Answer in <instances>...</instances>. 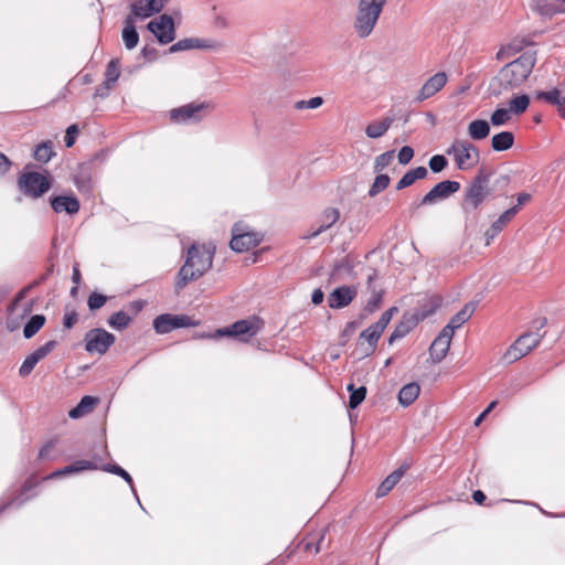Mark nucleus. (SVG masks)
<instances>
[{"label": "nucleus", "instance_id": "f257e3e1", "mask_svg": "<svg viewBox=\"0 0 565 565\" xmlns=\"http://www.w3.org/2000/svg\"><path fill=\"white\" fill-rule=\"evenodd\" d=\"M214 253L215 247L212 245L194 243L188 248L184 264L175 278L174 289L177 295L188 284L198 280L212 268Z\"/></svg>", "mask_w": 565, "mask_h": 565}, {"label": "nucleus", "instance_id": "f03ea898", "mask_svg": "<svg viewBox=\"0 0 565 565\" xmlns=\"http://www.w3.org/2000/svg\"><path fill=\"white\" fill-rule=\"evenodd\" d=\"M536 63L535 52H524L516 60L508 63L498 75L500 87L511 90L523 84L533 71Z\"/></svg>", "mask_w": 565, "mask_h": 565}, {"label": "nucleus", "instance_id": "7ed1b4c3", "mask_svg": "<svg viewBox=\"0 0 565 565\" xmlns=\"http://www.w3.org/2000/svg\"><path fill=\"white\" fill-rule=\"evenodd\" d=\"M545 317L537 318L532 321L531 330L521 334L503 354V361L508 364L516 362L534 350L545 335L540 331L546 326Z\"/></svg>", "mask_w": 565, "mask_h": 565}, {"label": "nucleus", "instance_id": "20e7f679", "mask_svg": "<svg viewBox=\"0 0 565 565\" xmlns=\"http://www.w3.org/2000/svg\"><path fill=\"white\" fill-rule=\"evenodd\" d=\"M387 0H359L353 29L356 35L365 39L373 32Z\"/></svg>", "mask_w": 565, "mask_h": 565}, {"label": "nucleus", "instance_id": "39448f33", "mask_svg": "<svg viewBox=\"0 0 565 565\" xmlns=\"http://www.w3.org/2000/svg\"><path fill=\"white\" fill-rule=\"evenodd\" d=\"M491 171H487L481 167L466 188L462 200V209L465 211H477L483 201L490 195L491 189L489 188Z\"/></svg>", "mask_w": 565, "mask_h": 565}, {"label": "nucleus", "instance_id": "423d86ee", "mask_svg": "<svg viewBox=\"0 0 565 565\" xmlns=\"http://www.w3.org/2000/svg\"><path fill=\"white\" fill-rule=\"evenodd\" d=\"M440 303L441 299L435 297L430 299L428 308L424 306L420 311L404 312L402 319L395 326L394 331L391 333L388 338V344H393L395 341L406 337L411 331H413L418 326L420 321L434 315L436 310L440 307Z\"/></svg>", "mask_w": 565, "mask_h": 565}, {"label": "nucleus", "instance_id": "0eeeda50", "mask_svg": "<svg viewBox=\"0 0 565 565\" xmlns=\"http://www.w3.org/2000/svg\"><path fill=\"white\" fill-rule=\"evenodd\" d=\"M20 192L31 199L42 198L52 186V177L46 171L42 174L36 171H25L20 173L17 181Z\"/></svg>", "mask_w": 565, "mask_h": 565}, {"label": "nucleus", "instance_id": "6e6552de", "mask_svg": "<svg viewBox=\"0 0 565 565\" xmlns=\"http://www.w3.org/2000/svg\"><path fill=\"white\" fill-rule=\"evenodd\" d=\"M262 328L263 321L258 317H253L252 319H242L234 322L230 327L216 330L213 338L228 335L247 342L250 338L256 335ZM195 338L204 339L212 338V335L202 333Z\"/></svg>", "mask_w": 565, "mask_h": 565}, {"label": "nucleus", "instance_id": "1a4fd4ad", "mask_svg": "<svg viewBox=\"0 0 565 565\" xmlns=\"http://www.w3.org/2000/svg\"><path fill=\"white\" fill-rule=\"evenodd\" d=\"M263 238L262 233L252 231L247 224L239 221L232 227L230 247L236 253H244L259 245Z\"/></svg>", "mask_w": 565, "mask_h": 565}, {"label": "nucleus", "instance_id": "9d476101", "mask_svg": "<svg viewBox=\"0 0 565 565\" xmlns=\"http://www.w3.org/2000/svg\"><path fill=\"white\" fill-rule=\"evenodd\" d=\"M212 110L213 105L211 103H190L171 109L169 111V118L173 124H196L206 117Z\"/></svg>", "mask_w": 565, "mask_h": 565}, {"label": "nucleus", "instance_id": "9b49d317", "mask_svg": "<svg viewBox=\"0 0 565 565\" xmlns=\"http://www.w3.org/2000/svg\"><path fill=\"white\" fill-rule=\"evenodd\" d=\"M446 153L455 157V161L459 170H466L473 167L480 159L478 147L468 140H455L446 150Z\"/></svg>", "mask_w": 565, "mask_h": 565}, {"label": "nucleus", "instance_id": "f8f14e48", "mask_svg": "<svg viewBox=\"0 0 565 565\" xmlns=\"http://www.w3.org/2000/svg\"><path fill=\"white\" fill-rule=\"evenodd\" d=\"M200 320L188 315L162 313L153 319L152 326L158 334H167L180 328L198 327Z\"/></svg>", "mask_w": 565, "mask_h": 565}, {"label": "nucleus", "instance_id": "ddd939ff", "mask_svg": "<svg viewBox=\"0 0 565 565\" xmlns=\"http://www.w3.org/2000/svg\"><path fill=\"white\" fill-rule=\"evenodd\" d=\"M84 342L88 353L103 355L115 344L116 337L103 328H94L85 333Z\"/></svg>", "mask_w": 565, "mask_h": 565}, {"label": "nucleus", "instance_id": "4468645a", "mask_svg": "<svg viewBox=\"0 0 565 565\" xmlns=\"http://www.w3.org/2000/svg\"><path fill=\"white\" fill-rule=\"evenodd\" d=\"M40 479L35 475L30 476L10 499L0 504V515L11 507L20 508L29 500L35 498L38 492L34 490L39 487Z\"/></svg>", "mask_w": 565, "mask_h": 565}, {"label": "nucleus", "instance_id": "2eb2a0df", "mask_svg": "<svg viewBox=\"0 0 565 565\" xmlns=\"http://www.w3.org/2000/svg\"><path fill=\"white\" fill-rule=\"evenodd\" d=\"M147 29L154 34L160 44H169L175 39L174 21L169 14H161L158 19L150 21Z\"/></svg>", "mask_w": 565, "mask_h": 565}, {"label": "nucleus", "instance_id": "dca6fc26", "mask_svg": "<svg viewBox=\"0 0 565 565\" xmlns=\"http://www.w3.org/2000/svg\"><path fill=\"white\" fill-rule=\"evenodd\" d=\"M460 183L458 181L445 180L437 183L428 193H426L419 203H413L412 209L417 210L422 205L434 204L438 200H445L459 191Z\"/></svg>", "mask_w": 565, "mask_h": 565}, {"label": "nucleus", "instance_id": "f3484780", "mask_svg": "<svg viewBox=\"0 0 565 565\" xmlns=\"http://www.w3.org/2000/svg\"><path fill=\"white\" fill-rule=\"evenodd\" d=\"M162 9L161 0H136L130 4V13L126 18H131L136 22V19L149 18Z\"/></svg>", "mask_w": 565, "mask_h": 565}, {"label": "nucleus", "instance_id": "a211bd4d", "mask_svg": "<svg viewBox=\"0 0 565 565\" xmlns=\"http://www.w3.org/2000/svg\"><path fill=\"white\" fill-rule=\"evenodd\" d=\"M447 74L445 72H438L429 77L418 92L415 102H424L437 94L447 83Z\"/></svg>", "mask_w": 565, "mask_h": 565}, {"label": "nucleus", "instance_id": "6ab92c4d", "mask_svg": "<svg viewBox=\"0 0 565 565\" xmlns=\"http://www.w3.org/2000/svg\"><path fill=\"white\" fill-rule=\"evenodd\" d=\"M356 288L341 286L335 288L328 297V305L332 309H341L349 306L356 297Z\"/></svg>", "mask_w": 565, "mask_h": 565}, {"label": "nucleus", "instance_id": "aec40b11", "mask_svg": "<svg viewBox=\"0 0 565 565\" xmlns=\"http://www.w3.org/2000/svg\"><path fill=\"white\" fill-rule=\"evenodd\" d=\"M221 44L214 40H202L196 38H186L179 40L177 43L172 44L168 52L177 53L181 51H188L192 49H217Z\"/></svg>", "mask_w": 565, "mask_h": 565}, {"label": "nucleus", "instance_id": "412c9836", "mask_svg": "<svg viewBox=\"0 0 565 565\" xmlns=\"http://www.w3.org/2000/svg\"><path fill=\"white\" fill-rule=\"evenodd\" d=\"M50 204L55 213L65 212L76 214L81 209L79 200L74 195H54L50 198Z\"/></svg>", "mask_w": 565, "mask_h": 565}, {"label": "nucleus", "instance_id": "4be33fe9", "mask_svg": "<svg viewBox=\"0 0 565 565\" xmlns=\"http://www.w3.org/2000/svg\"><path fill=\"white\" fill-rule=\"evenodd\" d=\"M95 159L96 158L78 164L74 181L81 192H89L92 190V178Z\"/></svg>", "mask_w": 565, "mask_h": 565}, {"label": "nucleus", "instance_id": "5701e85b", "mask_svg": "<svg viewBox=\"0 0 565 565\" xmlns=\"http://www.w3.org/2000/svg\"><path fill=\"white\" fill-rule=\"evenodd\" d=\"M382 333L383 332L374 323L360 333L359 345L363 347L364 342H366V347L363 349L364 356H369L375 352Z\"/></svg>", "mask_w": 565, "mask_h": 565}, {"label": "nucleus", "instance_id": "b1692460", "mask_svg": "<svg viewBox=\"0 0 565 565\" xmlns=\"http://www.w3.org/2000/svg\"><path fill=\"white\" fill-rule=\"evenodd\" d=\"M516 215V209L510 207L504 211L497 221L486 231V245L489 246L491 242L499 235V233L508 225L509 222Z\"/></svg>", "mask_w": 565, "mask_h": 565}, {"label": "nucleus", "instance_id": "393cba45", "mask_svg": "<svg viewBox=\"0 0 565 565\" xmlns=\"http://www.w3.org/2000/svg\"><path fill=\"white\" fill-rule=\"evenodd\" d=\"M409 467V463L404 462L396 470L390 473L379 486L376 490V497L382 498L388 494L391 490L399 482V480L406 473Z\"/></svg>", "mask_w": 565, "mask_h": 565}, {"label": "nucleus", "instance_id": "a878e982", "mask_svg": "<svg viewBox=\"0 0 565 565\" xmlns=\"http://www.w3.org/2000/svg\"><path fill=\"white\" fill-rule=\"evenodd\" d=\"M377 277L379 275L376 269H372V273L367 276L366 285L367 289L371 291V297L364 307V311L369 313H373L380 308L384 296V290H377L373 286V281L376 280Z\"/></svg>", "mask_w": 565, "mask_h": 565}, {"label": "nucleus", "instance_id": "bb28decb", "mask_svg": "<svg viewBox=\"0 0 565 565\" xmlns=\"http://www.w3.org/2000/svg\"><path fill=\"white\" fill-rule=\"evenodd\" d=\"M535 98L557 106L558 115L562 118H565V98H563L562 92L558 88H553L548 92L537 90L535 93Z\"/></svg>", "mask_w": 565, "mask_h": 565}, {"label": "nucleus", "instance_id": "cd10ccee", "mask_svg": "<svg viewBox=\"0 0 565 565\" xmlns=\"http://www.w3.org/2000/svg\"><path fill=\"white\" fill-rule=\"evenodd\" d=\"M98 397L85 395L84 397H82L79 403L68 412V416L72 419H77L87 414H90L98 405Z\"/></svg>", "mask_w": 565, "mask_h": 565}, {"label": "nucleus", "instance_id": "c85d7f7f", "mask_svg": "<svg viewBox=\"0 0 565 565\" xmlns=\"http://www.w3.org/2000/svg\"><path fill=\"white\" fill-rule=\"evenodd\" d=\"M428 171L425 167L420 166L415 169L408 170L396 183V190L401 191L413 185L417 180H423L427 177Z\"/></svg>", "mask_w": 565, "mask_h": 565}, {"label": "nucleus", "instance_id": "c756f323", "mask_svg": "<svg viewBox=\"0 0 565 565\" xmlns=\"http://www.w3.org/2000/svg\"><path fill=\"white\" fill-rule=\"evenodd\" d=\"M122 41L128 50H132L138 45L139 34L131 18H126L124 21Z\"/></svg>", "mask_w": 565, "mask_h": 565}, {"label": "nucleus", "instance_id": "7c9ffc66", "mask_svg": "<svg viewBox=\"0 0 565 565\" xmlns=\"http://www.w3.org/2000/svg\"><path fill=\"white\" fill-rule=\"evenodd\" d=\"M420 393V386L416 382L404 385L398 393V402L401 405L407 407L412 405Z\"/></svg>", "mask_w": 565, "mask_h": 565}, {"label": "nucleus", "instance_id": "2f4dec72", "mask_svg": "<svg viewBox=\"0 0 565 565\" xmlns=\"http://www.w3.org/2000/svg\"><path fill=\"white\" fill-rule=\"evenodd\" d=\"M393 122V117H385L380 121H373L366 126L365 134L372 139L380 138L391 128Z\"/></svg>", "mask_w": 565, "mask_h": 565}, {"label": "nucleus", "instance_id": "473e14b6", "mask_svg": "<svg viewBox=\"0 0 565 565\" xmlns=\"http://www.w3.org/2000/svg\"><path fill=\"white\" fill-rule=\"evenodd\" d=\"M340 218V211L335 207H327L321 216V224L319 227L311 234L312 237L318 236L320 233L330 228L334 223Z\"/></svg>", "mask_w": 565, "mask_h": 565}, {"label": "nucleus", "instance_id": "72a5a7b5", "mask_svg": "<svg viewBox=\"0 0 565 565\" xmlns=\"http://www.w3.org/2000/svg\"><path fill=\"white\" fill-rule=\"evenodd\" d=\"M490 134V125L484 119L472 120L468 126V135L473 140L486 139Z\"/></svg>", "mask_w": 565, "mask_h": 565}, {"label": "nucleus", "instance_id": "f704fd0d", "mask_svg": "<svg viewBox=\"0 0 565 565\" xmlns=\"http://www.w3.org/2000/svg\"><path fill=\"white\" fill-rule=\"evenodd\" d=\"M514 145V135L511 131H501L491 139V147L494 151H505Z\"/></svg>", "mask_w": 565, "mask_h": 565}, {"label": "nucleus", "instance_id": "c9c22d12", "mask_svg": "<svg viewBox=\"0 0 565 565\" xmlns=\"http://www.w3.org/2000/svg\"><path fill=\"white\" fill-rule=\"evenodd\" d=\"M478 302L470 301L466 303L460 311H458L448 322L454 328H460L466 321H468L473 312L476 311Z\"/></svg>", "mask_w": 565, "mask_h": 565}, {"label": "nucleus", "instance_id": "e433bc0d", "mask_svg": "<svg viewBox=\"0 0 565 565\" xmlns=\"http://www.w3.org/2000/svg\"><path fill=\"white\" fill-rule=\"evenodd\" d=\"M450 344L441 338H436L429 348V355L434 363H440L447 355Z\"/></svg>", "mask_w": 565, "mask_h": 565}, {"label": "nucleus", "instance_id": "4c0bfd02", "mask_svg": "<svg viewBox=\"0 0 565 565\" xmlns=\"http://www.w3.org/2000/svg\"><path fill=\"white\" fill-rule=\"evenodd\" d=\"M132 321V318L125 310H119L110 315L107 319V323L110 328L121 331L127 329Z\"/></svg>", "mask_w": 565, "mask_h": 565}, {"label": "nucleus", "instance_id": "58836bf2", "mask_svg": "<svg viewBox=\"0 0 565 565\" xmlns=\"http://www.w3.org/2000/svg\"><path fill=\"white\" fill-rule=\"evenodd\" d=\"M350 393L348 407L350 409L358 408L366 397L367 390L365 386L355 387L353 383L347 386Z\"/></svg>", "mask_w": 565, "mask_h": 565}, {"label": "nucleus", "instance_id": "ea45409f", "mask_svg": "<svg viewBox=\"0 0 565 565\" xmlns=\"http://www.w3.org/2000/svg\"><path fill=\"white\" fill-rule=\"evenodd\" d=\"M96 460L97 457H94V460H76L71 465L63 467V472H65V475H71L78 473L85 470H97L99 466Z\"/></svg>", "mask_w": 565, "mask_h": 565}, {"label": "nucleus", "instance_id": "a19ab883", "mask_svg": "<svg viewBox=\"0 0 565 565\" xmlns=\"http://www.w3.org/2000/svg\"><path fill=\"white\" fill-rule=\"evenodd\" d=\"M324 540V532L311 534L301 541L305 552L318 554L321 550V543Z\"/></svg>", "mask_w": 565, "mask_h": 565}, {"label": "nucleus", "instance_id": "79ce46f5", "mask_svg": "<svg viewBox=\"0 0 565 565\" xmlns=\"http://www.w3.org/2000/svg\"><path fill=\"white\" fill-rule=\"evenodd\" d=\"M530 106V97L526 94L513 96L509 102V110L516 116L526 111Z\"/></svg>", "mask_w": 565, "mask_h": 565}, {"label": "nucleus", "instance_id": "37998d69", "mask_svg": "<svg viewBox=\"0 0 565 565\" xmlns=\"http://www.w3.org/2000/svg\"><path fill=\"white\" fill-rule=\"evenodd\" d=\"M45 317L43 315L32 316L23 329V335L25 339H31L38 333V331L44 326Z\"/></svg>", "mask_w": 565, "mask_h": 565}, {"label": "nucleus", "instance_id": "c03bdc74", "mask_svg": "<svg viewBox=\"0 0 565 565\" xmlns=\"http://www.w3.org/2000/svg\"><path fill=\"white\" fill-rule=\"evenodd\" d=\"M53 156H55V152L53 151L52 141L42 142L34 149V158L40 162L46 163Z\"/></svg>", "mask_w": 565, "mask_h": 565}, {"label": "nucleus", "instance_id": "a18cd8bd", "mask_svg": "<svg viewBox=\"0 0 565 565\" xmlns=\"http://www.w3.org/2000/svg\"><path fill=\"white\" fill-rule=\"evenodd\" d=\"M391 182V178L387 174H379L374 179L372 185L369 189V196L375 198L377 194L383 192Z\"/></svg>", "mask_w": 565, "mask_h": 565}, {"label": "nucleus", "instance_id": "49530a36", "mask_svg": "<svg viewBox=\"0 0 565 565\" xmlns=\"http://www.w3.org/2000/svg\"><path fill=\"white\" fill-rule=\"evenodd\" d=\"M43 284L42 281H40V278L35 279L33 282H31L29 286L22 288L18 294L17 296L14 297V299L9 303L8 306V312L9 315H13L20 303V301L25 298L26 294L38 287L39 285Z\"/></svg>", "mask_w": 565, "mask_h": 565}, {"label": "nucleus", "instance_id": "de8ad7c7", "mask_svg": "<svg viewBox=\"0 0 565 565\" xmlns=\"http://www.w3.org/2000/svg\"><path fill=\"white\" fill-rule=\"evenodd\" d=\"M110 297L105 296L97 291H92L87 298V306L89 311L96 312L103 308Z\"/></svg>", "mask_w": 565, "mask_h": 565}, {"label": "nucleus", "instance_id": "09e8293b", "mask_svg": "<svg viewBox=\"0 0 565 565\" xmlns=\"http://www.w3.org/2000/svg\"><path fill=\"white\" fill-rule=\"evenodd\" d=\"M98 469L121 477L131 487V489H134V480H132L131 476L120 466L105 463L103 466H99Z\"/></svg>", "mask_w": 565, "mask_h": 565}, {"label": "nucleus", "instance_id": "8fccbe9b", "mask_svg": "<svg viewBox=\"0 0 565 565\" xmlns=\"http://www.w3.org/2000/svg\"><path fill=\"white\" fill-rule=\"evenodd\" d=\"M120 63L118 58H113L106 66L105 81L106 84H115L120 75Z\"/></svg>", "mask_w": 565, "mask_h": 565}, {"label": "nucleus", "instance_id": "3c124183", "mask_svg": "<svg viewBox=\"0 0 565 565\" xmlns=\"http://www.w3.org/2000/svg\"><path fill=\"white\" fill-rule=\"evenodd\" d=\"M395 156L394 150L386 151L384 153H381L375 158L373 170L374 172H381L383 171L387 166L391 164Z\"/></svg>", "mask_w": 565, "mask_h": 565}, {"label": "nucleus", "instance_id": "603ef678", "mask_svg": "<svg viewBox=\"0 0 565 565\" xmlns=\"http://www.w3.org/2000/svg\"><path fill=\"white\" fill-rule=\"evenodd\" d=\"M510 119H511V113L509 109L498 108L492 113V115L490 117V122L493 126H502V125H505Z\"/></svg>", "mask_w": 565, "mask_h": 565}, {"label": "nucleus", "instance_id": "864d4df0", "mask_svg": "<svg viewBox=\"0 0 565 565\" xmlns=\"http://www.w3.org/2000/svg\"><path fill=\"white\" fill-rule=\"evenodd\" d=\"M39 361H40L39 358H36L33 353L28 355L25 358V360L23 361L22 365L20 366V370H19L20 376L25 377V376L30 375Z\"/></svg>", "mask_w": 565, "mask_h": 565}, {"label": "nucleus", "instance_id": "5fc2aeb1", "mask_svg": "<svg viewBox=\"0 0 565 565\" xmlns=\"http://www.w3.org/2000/svg\"><path fill=\"white\" fill-rule=\"evenodd\" d=\"M429 169L434 173L441 172L448 164V160L443 154H435L429 159Z\"/></svg>", "mask_w": 565, "mask_h": 565}, {"label": "nucleus", "instance_id": "6e6d98bb", "mask_svg": "<svg viewBox=\"0 0 565 565\" xmlns=\"http://www.w3.org/2000/svg\"><path fill=\"white\" fill-rule=\"evenodd\" d=\"M360 322L356 320L350 321L345 324L343 331L340 334V344L344 345L350 337L355 332V330L359 328Z\"/></svg>", "mask_w": 565, "mask_h": 565}, {"label": "nucleus", "instance_id": "4d7b16f0", "mask_svg": "<svg viewBox=\"0 0 565 565\" xmlns=\"http://www.w3.org/2000/svg\"><path fill=\"white\" fill-rule=\"evenodd\" d=\"M322 104H323V98L320 96H317V97H312L308 100H298L295 104V108L296 109H306V108L315 109V108L320 107Z\"/></svg>", "mask_w": 565, "mask_h": 565}, {"label": "nucleus", "instance_id": "13d9d810", "mask_svg": "<svg viewBox=\"0 0 565 565\" xmlns=\"http://www.w3.org/2000/svg\"><path fill=\"white\" fill-rule=\"evenodd\" d=\"M57 345V342L55 340H50L47 341L45 344L41 345L40 348H38L33 354L39 358V360L41 361L42 359H44L47 354H50L54 349L55 347Z\"/></svg>", "mask_w": 565, "mask_h": 565}, {"label": "nucleus", "instance_id": "bf43d9fd", "mask_svg": "<svg viewBox=\"0 0 565 565\" xmlns=\"http://www.w3.org/2000/svg\"><path fill=\"white\" fill-rule=\"evenodd\" d=\"M78 132H79V129H78L77 125L74 124V125H71L67 127V129L65 131V137H64L66 148H71L74 146Z\"/></svg>", "mask_w": 565, "mask_h": 565}, {"label": "nucleus", "instance_id": "052dcab7", "mask_svg": "<svg viewBox=\"0 0 565 565\" xmlns=\"http://www.w3.org/2000/svg\"><path fill=\"white\" fill-rule=\"evenodd\" d=\"M414 157V149L411 146H404L399 149L397 158L401 164H407Z\"/></svg>", "mask_w": 565, "mask_h": 565}, {"label": "nucleus", "instance_id": "680f3d73", "mask_svg": "<svg viewBox=\"0 0 565 565\" xmlns=\"http://www.w3.org/2000/svg\"><path fill=\"white\" fill-rule=\"evenodd\" d=\"M145 306L146 301L141 299L130 301L129 303L126 305V312H128V315H130L131 318L136 317L143 310Z\"/></svg>", "mask_w": 565, "mask_h": 565}, {"label": "nucleus", "instance_id": "e2e57ef3", "mask_svg": "<svg viewBox=\"0 0 565 565\" xmlns=\"http://www.w3.org/2000/svg\"><path fill=\"white\" fill-rule=\"evenodd\" d=\"M78 322V313L75 310L66 311L63 317V326L65 329H72Z\"/></svg>", "mask_w": 565, "mask_h": 565}, {"label": "nucleus", "instance_id": "0e129e2a", "mask_svg": "<svg viewBox=\"0 0 565 565\" xmlns=\"http://www.w3.org/2000/svg\"><path fill=\"white\" fill-rule=\"evenodd\" d=\"M141 56L147 61V62H153L158 58L159 56V51L153 47V46H149V45H145L142 49H141Z\"/></svg>", "mask_w": 565, "mask_h": 565}, {"label": "nucleus", "instance_id": "69168bd1", "mask_svg": "<svg viewBox=\"0 0 565 565\" xmlns=\"http://www.w3.org/2000/svg\"><path fill=\"white\" fill-rule=\"evenodd\" d=\"M55 444H56V440L55 439H51L45 445H43V447L39 451V459H41V460L49 459L50 458V452L55 447Z\"/></svg>", "mask_w": 565, "mask_h": 565}, {"label": "nucleus", "instance_id": "338daca9", "mask_svg": "<svg viewBox=\"0 0 565 565\" xmlns=\"http://www.w3.org/2000/svg\"><path fill=\"white\" fill-rule=\"evenodd\" d=\"M455 330H456V328H454V326L448 323L440 331V333L438 334V338H441V340H446V342H448L450 344L451 343V339H452L454 333H455Z\"/></svg>", "mask_w": 565, "mask_h": 565}, {"label": "nucleus", "instance_id": "774afa93", "mask_svg": "<svg viewBox=\"0 0 565 565\" xmlns=\"http://www.w3.org/2000/svg\"><path fill=\"white\" fill-rule=\"evenodd\" d=\"M353 268L352 263L348 257H344L341 262L334 264L333 274L339 273L341 269H345L347 271H351Z\"/></svg>", "mask_w": 565, "mask_h": 565}]
</instances>
